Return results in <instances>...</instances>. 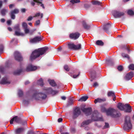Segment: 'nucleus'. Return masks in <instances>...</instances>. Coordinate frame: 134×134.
Wrapping results in <instances>:
<instances>
[{"mask_svg":"<svg viewBox=\"0 0 134 134\" xmlns=\"http://www.w3.org/2000/svg\"><path fill=\"white\" fill-rule=\"evenodd\" d=\"M48 81L50 84L52 86H54L56 85V84L54 80H48Z\"/></svg>","mask_w":134,"mask_h":134,"instance_id":"obj_27","label":"nucleus"},{"mask_svg":"<svg viewBox=\"0 0 134 134\" xmlns=\"http://www.w3.org/2000/svg\"><path fill=\"white\" fill-rule=\"evenodd\" d=\"M81 113V111L80 108H75L73 111V118L74 119L77 118Z\"/></svg>","mask_w":134,"mask_h":134,"instance_id":"obj_7","label":"nucleus"},{"mask_svg":"<svg viewBox=\"0 0 134 134\" xmlns=\"http://www.w3.org/2000/svg\"><path fill=\"white\" fill-rule=\"evenodd\" d=\"M42 40V38L41 37L36 36L33 39H31L30 40V42L31 43H35L40 41Z\"/></svg>","mask_w":134,"mask_h":134,"instance_id":"obj_13","label":"nucleus"},{"mask_svg":"<svg viewBox=\"0 0 134 134\" xmlns=\"http://www.w3.org/2000/svg\"><path fill=\"white\" fill-rule=\"evenodd\" d=\"M23 103L25 105H27L29 103V100L26 99H24L23 100Z\"/></svg>","mask_w":134,"mask_h":134,"instance_id":"obj_42","label":"nucleus"},{"mask_svg":"<svg viewBox=\"0 0 134 134\" xmlns=\"http://www.w3.org/2000/svg\"><path fill=\"white\" fill-rule=\"evenodd\" d=\"M23 71V69L22 67L20 68V69H18L15 71L13 72V74L14 75H19Z\"/></svg>","mask_w":134,"mask_h":134,"instance_id":"obj_20","label":"nucleus"},{"mask_svg":"<svg viewBox=\"0 0 134 134\" xmlns=\"http://www.w3.org/2000/svg\"><path fill=\"white\" fill-rule=\"evenodd\" d=\"M64 68L67 71H68L69 70V68L67 65H65L64 66Z\"/></svg>","mask_w":134,"mask_h":134,"instance_id":"obj_47","label":"nucleus"},{"mask_svg":"<svg viewBox=\"0 0 134 134\" xmlns=\"http://www.w3.org/2000/svg\"><path fill=\"white\" fill-rule=\"evenodd\" d=\"M0 21L2 23H4L5 21V20L4 19H1Z\"/></svg>","mask_w":134,"mask_h":134,"instance_id":"obj_60","label":"nucleus"},{"mask_svg":"<svg viewBox=\"0 0 134 134\" xmlns=\"http://www.w3.org/2000/svg\"><path fill=\"white\" fill-rule=\"evenodd\" d=\"M109 125L108 123L105 122V125L103 127V129H106V128H108L109 127Z\"/></svg>","mask_w":134,"mask_h":134,"instance_id":"obj_46","label":"nucleus"},{"mask_svg":"<svg viewBox=\"0 0 134 134\" xmlns=\"http://www.w3.org/2000/svg\"><path fill=\"white\" fill-rule=\"evenodd\" d=\"M82 110L87 116L91 114L92 111L91 108H84L82 109Z\"/></svg>","mask_w":134,"mask_h":134,"instance_id":"obj_15","label":"nucleus"},{"mask_svg":"<svg viewBox=\"0 0 134 134\" xmlns=\"http://www.w3.org/2000/svg\"><path fill=\"white\" fill-rule=\"evenodd\" d=\"M4 70V68L3 67L0 68V72L1 73H3Z\"/></svg>","mask_w":134,"mask_h":134,"instance_id":"obj_55","label":"nucleus"},{"mask_svg":"<svg viewBox=\"0 0 134 134\" xmlns=\"http://www.w3.org/2000/svg\"><path fill=\"white\" fill-rule=\"evenodd\" d=\"M111 26L110 24L109 23H107L104 25L103 27V29L105 30L107 32L108 29Z\"/></svg>","mask_w":134,"mask_h":134,"instance_id":"obj_24","label":"nucleus"},{"mask_svg":"<svg viewBox=\"0 0 134 134\" xmlns=\"http://www.w3.org/2000/svg\"><path fill=\"white\" fill-rule=\"evenodd\" d=\"M92 4L94 5H100L102 3L97 1H93L92 2Z\"/></svg>","mask_w":134,"mask_h":134,"instance_id":"obj_28","label":"nucleus"},{"mask_svg":"<svg viewBox=\"0 0 134 134\" xmlns=\"http://www.w3.org/2000/svg\"><path fill=\"white\" fill-rule=\"evenodd\" d=\"M118 69L119 71H121L123 69V67L121 65L119 66H118Z\"/></svg>","mask_w":134,"mask_h":134,"instance_id":"obj_50","label":"nucleus"},{"mask_svg":"<svg viewBox=\"0 0 134 134\" xmlns=\"http://www.w3.org/2000/svg\"><path fill=\"white\" fill-rule=\"evenodd\" d=\"M96 44L100 46H103L104 45V43L102 41L100 40H98L96 42Z\"/></svg>","mask_w":134,"mask_h":134,"instance_id":"obj_31","label":"nucleus"},{"mask_svg":"<svg viewBox=\"0 0 134 134\" xmlns=\"http://www.w3.org/2000/svg\"><path fill=\"white\" fill-rule=\"evenodd\" d=\"M3 49V46L2 45H0V52H2Z\"/></svg>","mask_w":134,"mask_h":134,"instance_id":"obj_51","label":"nucleus"},{"mask_svg":"<svg viewBox=\"0 0 134 134\" xmlns=\"http://www.w3.org/2000/svg\"><path fill=\"white\" fill-rule=\"evenodd\" d=\"M129 67L130 69L132 70H134V64H131L129 65Z\"/></svg>","mask_w":134,"mask_h":134,"instance_id":"obj_43","label":"nucleus"},{"mask_svg":"<svg viewBox=\"0 0 134 134\" xmlns=\"http://www.w3.org/2000/svg\"><path fill=\"white\" fill-rule=\"evenodd\" d=\"M19 13V10L18 9H15L14 10L11 11L10 13L9 14L11 18L13 19H15V14H18Z\"/></svg>","mask_w":134,"mask_h":134,"instance_id":"obj_11","label":"nucleus"},{"mask_svg":"<svg viewBox=\"0 0 134 134\" xmlns=\"http://www.w3.org/2000/svg\"><path fill=\"white\" fill-rule=\"evenodd\" d=\"M104 101V100L103 99L98 98L97 99H96L94 101V102L96 104L97 102L100 103Z\"/></svg>","mask_w":134,"mask_h":134,"instance_id":"obj_33","label":"nucleus"},{"mask_svg":"<svg viewBox=\"0 0 134 134\" xmlns=\"http://www.w3.org/2000/svg\"><path fill=\"white\" fill-rule=\"evenodd\" d=\"M80 35V34L77 32L72 33L70 34V37L72 39L76 40L79 37Z\"/></svg>","mask_w":134,"mask_h":134,"instance_id":"obj_17","label":"nucleus"},{"mask_svg":"<svg viewBox=\"0 0 134 134\" xmlns=\"http://www.w3.org/2000/svg\"><path fill=\"white\" fill-rule=\"evenodd\" d=\"M19 24H17L14 27L15 29L17 31H20V29L19 28Z\"/></svg>","mask_w":134,"mask_h":134,"instance_id":"obj_41","label":"nucleus"},{"mask_svg":"<svg viewBox=\"0 0 134 134\" xmlns=\"http://www.w3.org/2000/svg\"><path fill=\"white\" fill-rule=\"evenodd\" d=\"M128 14L131 16L133 15L134 14V13L133 11L131 10H129L127 11Z\"/></svg>","mask_w":134,"mask_h":134,"instance_id":"obj_38","label":"nucleus"},{"mask_svg":"<svg viewBox=\"0 0 134 134\" xmlns=\"http://www.w3.org/2000/svg\"><path fill=\"white\" fill-rule=\"evenodd\" d=\"M124 107V110L125 112L128 113H130L131 112V108L129 104H125Z\"/></svg>","mask_w":134,"mask_h":134,"instance_id":"obj_18","label":"nucleus"},{"mask_svg":"<svg viewBox=\"0 0 134 134\" xmlns=\"http://www.w3.org/2000/svg\"><path fill=\"white\" fill-rule=\"evenodd\" d=\"M40 24V20H38L36 21L35 23V26L38 25H39Z\"/></svg>","mask_w":134,"mask_h":134,"instance_id":"obj_49","label":"nucleus"},{"mask_svg":"<svg viewBox=\"0 0 134 134\" xmlns=\"http://www.w3.org/2000/svg\"><path fill=\"white\" fill-rule=\"evenodd\" d=\"M14 6V5L13 4H11L9 5V8L10 9L12 8V7Z\"/></svg>","mask_w":134,"mask_h":134,"instance_id":"obj_63","label":"nucleus"},{"mask_svg":"<svg viewBox=\"0 0 134 134\" xmlns=\"http://www.w3.org/2000/svg\"><path fill=\"white\" fill-rule=\"evenodd\" d=\"M10 82L9 81L6 77L3 78L0 82V84H5L10 83Z\"/></svg>","mask_w":134,"mask_h":134,"instance_id":"obj_19","label":"nucleus"},{"mask_svg":"<svg viewBox=\"0 0 134 134\" xmlns=\"http://www.w3.org/2000/svg\"><path fill=\"white\" fill-rule=\"evenodd\" d=\"M21 119L20 118L18 117L17 116H15L10 121L11 124L13 123V122H15L16 123H19L21 122Z\"/></svg>","mask_w":134,"mask_h":134,"instance_id":"obj_12","label":"nucleus"},{"mask_svg":"<svg viewBox=\"0 0 134 134\" xmlns=\"http://www.w3.org/2000/svg\"><path fill=\"white\" fill-rule=\"evenodd\" d=\"M81 44H79L77 45H75L74 46V50H78L81 49Z\"/></svg>","mask_w":134,"mask_h":134,"instance_id":"obj_30","label":"nucleus"},{"mask_svg":"<svg viewBox=\"0 0 134 134\" xmlns=\"http://www.w3.org/2000/svg\"><path fill=\"white\" fill-rule=\"evenodd\" d=\"M38 68V67L36 66H34L31 64H30L27 66L25 70L27 72L32 71L36 70Z\"/></svg>","mask_w":134,"mask_h":134,"instance_id":"obj_9","label":"nucleus"},{"mask_svg":"<svg viewBox=\"0 0 134 134\" xmlns=\"http://www.w3.org/2000/svg\"><path fill=\"white\" fill-rule=\"evenodd\" d=\"M12 22V21L11 20H8L7 21V24L8 25H10L11 24Z\"/></svg>","mask_w":134,"mask_h":134,"instance_id":"obj_53","label":"nucleus"},{"mask_svg":"<svg viewBox=\"0 0 134 134\" xmlns=\"http://www.w3.org/2000/svg\"><path fill=\"white\" fill-rule=\"evenodd\" d=\"M75 45L73 43H70L68 44V47L69 48L74 50Z\"/></svg>","mask_w":134,"mask_h":134,"instance_id":"obj_29","label":"nucleus"},{"mask_svg":"<svg viewBox=\"0 0 134 134\" xmlns=\"http://www.w3.org/2000/svg\"><path fill=\"white\" fill-rule=\"evenodd\" d=\"M91 77L93 79H94L96 77V73L94 71L91 72Z\"/></svg>","mask_w":134,"mask_h":134,"instance_id":"obj_35","label":"nucleus"},{"mask_svg":"<svg viewBox=\"0 0 134 134\" xmlns=\"http://www.w3.org/2000/svg\"><path fill=\"white\" fill-rule=\"evenodd\" d=\"M48 49L47 47H45L35 50L32 52L30 56L31 60L35 59L40 55L43 54L46 52Z\"/></svg>","mask_w":134,"mask_h":134,"instance_id":"obj_2","label":"nucleus"},{"mask_svg":"<svg viewBox=\"0 0 134 134\" xmlns=\"http://www.w3.org/2000/svg\"><path fill=\"white\" fill-rule=\"evenodd\" d=\"M113 14L114 17L116 18H119L123 16L124 14L123 12L115 10L113 11Z\"/></svg>","mask_w":134,"mask_h":134,"instance_id":"obj_8","label":"nucleus"},{"mask_svg":"<svg viewBox=\"0 0 134 134\" xmlns=\"http://www.w3.org/2000/svg\"><path fill=\"white\" fill-rule=\"evenodd\" d=\"M14 56L15 59L19 61L23 60V58L20 53L18 51H16L14 53Z\"/></svg>","mask_w":134,"mask_h":134,"instance_id":"obj_10","label":"nucleus"},{"mask_svg":"<svg viewBox=\"0 0 134 134\" xmlns=\"http://www.w3.org/2000/svg\"><path fill=\"white\" fill-rule=\"evenodd\" d=\"M88 98V96H84L82 97L79 100V101H85Z\"/></svg>","mask_w":134,"mask_h":134,"instance_id":"obj_26","label":"nucleus"},{"mask_svg":"<svg viewBox=\"0 0 134 134\" xmlns=\"http://www.w3.org/2000/svg\"><path fill=\"white\" fill-rule=\"evenodd\" d=\"M99 115L100 114L97 111H94L93 112L92 116V120H87L84 121L81 124V126L82 127H85L91 122L92 121H103V119L102 117H99Z\"/></svg>","mask_w":134,"mask_h":134,"instance_id":"obj_1","label":"nucleus"},{"mask_svg":"<svg viewBox=\"0 0 134 134\" xmlns=\"http://www.w3.org/2000/svg\"><path fill=\"white\" fill-rule=\"evenodd\" d=\"M43 91L46 93L51 94L54 95L58 93L57 91L53 90L51 88H45L44 89Z\"/></svg>","mask_w":134,"mask_h":134,"instance_id":"obj_6","label":"nucleus"},{"mask_svg":"<svg viewBox=\"0 0 134 134\" xmlns=\"http://www.w3.org/2000/svg\"><path fill=\"white\" fill-rule=\"evenodd\" d=\"M73 102V100L72 98H70L68 102V105H72Z\"/></svg>","mask_w":134,"mask_h":134,"instance_id":"obj_39","label":"nucleus"},{"mask_svg":"<svg viewBox=\"0 0 134 134\" xmlns=\"http://www.w3.org/2000/svg\"><path fill=\"white\" fill-rule=\"evenodd\" d=\"M131 127L132 124L131 123L130 117L129 116H126L125 118L123 129L125 130H127L131 129Z\"/></svg>","mask_w":134,"mask_h":134,"instance_id":"obj_5","label":"nucleus"},{"mask_svg":"<svg viewBox=\"0 0 134 134\" xmlns=\"http://www.w3.org/2000/svg\"><path fill=\"white\" fill-rule=\"evenodd\" d=\"M24 130L23 128H19L15 130V132L16 134H21L23 132Z\"/></svg>","mask_w":134,"mask_h":134,"instance_id":"obj_21","label":"nucleus"},{"mask_svg":"<svg viewBox=\"0 0 134 134\" xmlns=\"http://www.w3.org/2000/svg\"><path fill=\"white\" fill-rule=\"evenodd\" d=\"M63 120V119L62 118H59L58 120V122H61Z\"/></svg>","mask_w":134,"mask_h":134,"instance_id":"obj_58","label":"nucleus"},{"mask_svg":"<svg viewBox=\"0 0 134 134\" xmlns=\"http://www.w3.org/2000/svg\"><path fill=\"white\" fill-rule=\"evenodd\" d=\"M84 6L85 8H88L90 7V5L87 4H85L84 5Z\"/></svg>","mask_w":134,"mask_h":134,"instance_id":"obj_56","label":"nucleus"},{"mask_svg":"<svg viewBox=\"0 0 134 134\" xmlns=\"http://www.w3.org/2000/svg\"><path fill=\"white\" fill-rule=\"evenodd\" d=\"M15 35L17 36H24L25 35L24 33L21 32L20 31L16 30L15 31Z\"/></svg>","mask_w":134,"mask_h":134,"instance_id":"obj_25","label":"nucleus"},{"mask_svg":"<svg viewBox=\"0 0 134 134\" xmlns=\"http://www.w3.org/2000/svg\"><path fill=\"white\" fill-rule=\"evenodd\" d=\"M47 97V96L45 94L41 92L35 91L34 93L31 98L32 99L39 100L41 99H45Z\"/></svg>","mask_w":134,"mask_h":134,"instance_id":"obj_3","label":"nucleus"},{"mask_svg":"<svg viewBox=\"0 0 134 134\" xmlns=\"http://www.w3.org/2000/svg\"><path fill=\"white\" fill-rule=\"evenodd\" d=\"M37 84L41 86H42L43 85V81L42 79L41 78L39 79L38 81Z\"/></svg>","mask_w":134,"mask_h":134,"instance_id":"obj_32","label":"nucleus"},{"mask_svg":"<svg viewBox=\"0 0 134 134\" xmlns=\"http://www.w3.org/2000/svg\"><path fill=\"white\" fill-rule=\"evenodd\" d=\"M108 96L109 97L111 96L112 97H115V95L114 92L112 91H110L108 93Z\"/></svg>","mask_w":134,"mask_h":134,"instance_id":"obj_34","label":"nucleus"},{"mask_svg":"<svg viewBox=\"0 0 134 134\" xmlns=\"http://www.w3.org/2000/svg\"><path fill=\"white\" fill-rule=\"evenodd\" d=\"M98 86V84L96 82L94 83L93 85V86L94 87H96V86Z\"/></svg>","mask_w":134,"mask_h":134,"instance_id":"obj_59","label":"nucleus"},{"mask_svg":"<svg viewBox=\"0 0 134 134\" xmlns=\"http://www.w3.org/2000/svg\"><path fill=\"white\" fill-rule=\"evenodd\" d=\"M61 98L63 100H65L66 99V97L64 96H62L61 97Z\"/></svg>","mask_w":134,"mask_h":134,"instance_id":"obj_64","label":"nucleus"},{"mask_svg":"<svg viewBox=\"0 0 134 134\" xmlns=\"http://www.w3.org/2000/svg\"><path fill=\"white\" fill-rule=\"evenodd\" d=\"M134 76V73L133 72L131 71L127 73L125 77V79L126 80H130Z\"/></svg>","mask_w":134,"mask_h":134,"instance_id":"obj_16","label":"nucleus"},{"mask_svg":"<svg viewBox=\"0 0 134 134\" xmlns=\"http://www.w3.org/2000/svg\"><path fill=\"white\" fill-rule=\"evenodd\" d=\"M71 130L72 132L75 131V129L74 128L72 127L71 128Z\"/></svg>","mask_w":134,"mask_h":134,"instance_id":"obj_62","label":"nucleus"},{"mask_svg":"<svg viewBox=\"0 0 134 134\" xmlns=\"http://www.w3.org/2000/svg\"><path fill=\"white\" fill-rule=\"evenodd\" d=\"M29 30L27 28H26L24 29V32L25 34H28L29 32Z\"/></svg>","mask_w":134,"mask_h":134,"instance_id":"obj_48","label":"nucleus"},{"mask_svg":"<svg viewBox=\"0 0 134 134\" xmlns=\"http://www.w3.org/2000/svg\"><path fill=\"white\" fill-rule=\"evenodd\" d=\"M82 24L84 27L85 29L88 30L90 29V25L87 24L85 21H83Z\"/></svg>","mask_w":134,"mask_h":134,"instance_id":"obj_23","label":"nucleus"},{"mask_svg":"<svg viewBox=\"0 0 134 134\" xmlns=\"http://www.w3.org/2000/svg\"><path fill=\"white\" fill-rule=\"evenodd\" d=\"M106 113L107 115H110L113 118H117L120 117L121 114L118 112L116 110L110 108L106 111Z\"/></svg>","mask_w":134,"mask_h":134,"instance_id":"obj_4","label":"nucleus"},{"mask_svg":"<svg viewBox=\"0 0 134 134\" xmlns=\"http://www.w3.org/2000/svg\"><path fill=\"white\" fill-rule=\"evenodd\" d=\"M21 11L22 13H25L26 11V9L25 8H22L21 9Z\"/></svg>","mask_w":134,"mask_h":134,"instance_id":"obj_57","label":"nucleus"},{"mask_svg":"<svg viewBox=\"0 0 134 134\" xmlns=\"http://www.w3.org/2000/svg\"><path fill=\"white\" fill-rule=\"evenodd\" d=\"M32 1L31 2V4L33 6H34L35 4V3L34 2H35L34 1Z\"/></svg>","mask_w":134,"mask_h":134,"instance_id":"obj_61","label":"nucleus"},{"mask_svg":"<svg viewBox=\"0 0 134 134\" xmlns=\"http://www.w3.org/2000/svg\"><path fill=\"white\" fill-rule=\"evenodd\" d=\"M40 16H41V18H42L43 16V13H36L33 17H32V16H29L27 19V20L29 21H30L32 20L33 18L36 17H37Z\"/></svg>","mask_w":134,"mask_h":134,"instance_id":"obj_14","label":"nucleus"},{"mask_svg":"<svg viewBox=\"0 0 134 134\" xmlns=\"http://www.w3.org/2000/svg\"><path fill=\"white\" fill-rule=\"evenodd\" d=\"M122 56L123 58H127L128 59H130V57L127 54L124 53H122Z\"/></svg>","mask_w":134,"mask_h":134,"instance_id":"obj_36","label":"nucleus"},{"mask_svg":"<svg viewBox=\"0 0 134 134\" xmlns=\"http://www.w3.org/2000/svg\"><path fill=\"white\" fill-rule=\"evenodd\" d=\"M18 94L19 97H21L23 95V92L21 90H19Z\"/></svg>","mask_w":134,"mask_h":134,"instance_id":"obj_45","label":"nucleus"},{"mask_svg":"<svg viewBox=\"0 0 134 134\" xmlns=\"http://www.w3.org/2000/svg\"><path fill=\"white\" fill-rule=\"evenodd\" d=\"M125 105H124L122 103H119L117 107L119 109L121 110H124V109Z\"/></svg>","mask_w":134,"mask_h":134,"instance_id":"obj_22","label":"nucleus"},{"mask_svg":"<svg viewBox=\"0 0 134 134\" xmlns=\"http://www.w3.org/2000/svg\"><path fill=\"white\" fill-rule=\"evenodd\" d=\"M123 46H124L123 48H125L127 50L128 52H130V49L127 47L125 45H124Z\"/></svg>","mask_w":134,"mask_h":134,"instance_id":"obj_54","label":"nucleus"},{"mask_svg":"<svg viewBox=\"0 0 134 134\" xmlns=\"http://www.w3.org/2000/svg\"><path fill=\"white\" fill-rule=\"evenodd\" d=\"M70 2L72 4L77 3L80 2V0H71Z\"/></svg>","mask_w":134,"mask_h":134,"instance_id":"obj_40","label":"nucleus"},{"mask_svg":"<svg viewBox=\"0 0 134 134\" xmlns=\"http://www.w3.org/2000/svg\"><path fill=\"white\" fill-rule=\"evenodd\" d=\"M80 74V72H79L78 74L77 75H74L73 76V77L74 78H76L77 77L79 76V75Z\"/></svg>","mask_w":134,"mask_h":134,"instance_id":"obj_52","label":"nucleus"},{"mask_svg":"<svg viewBox=\"0 0 134 134\" xmlns=\"http://www.w3.org/2000/svg\"><path fill=\"white\" fill-rule=\"evenodd\" d=\"M7 11V10L3 9L1 11V14L3 16H4L6 12Z\"/></svg>","mask_w":134,"mask_h":134,"instance_id":"obj_37","label":"nucleus"},{"mask_svg":"<svg viewBox=\"0 0 134 134\" xmlns=\"http://www.w3.org/2000/svg\"><path fill=\"white\" fill-rule=\"evenodd\" d=\"M22 26L24 29L27 27V24L25 22H24L23 23Z\"/></svg>","mask_w":134,"mask_h":134,"instance_id":"obj_44","label":"nucleus"}]
</instances>
